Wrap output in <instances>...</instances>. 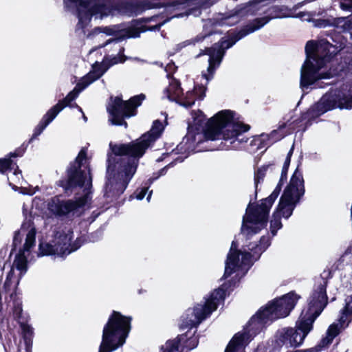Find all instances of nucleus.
I'll list each match as a JSON object with an SVG mask.
<instances>
[{"mask_svg":"<svg viewBox=\"0 0 352 352\" xmlns=\"http://www.w3.org/2000/svg\"><path fill=\"white\" fill-rule=\"evenodd\" d=\"M65 192L79 196L75 200H63L54 197L48 202L47 208L56 217H65L79 208L83 207L91 199L92 177L87 152L82 148L67 170V179L58 182Z\"/></svg>","mask_w":352,"mask_h":352,"instance_id":"nucleus-4","label":"nucleus"},{"mask_svg":"<svg viewBox=\"0 0 352 352\" xmlns=\"http://www.w3.org/2000/svg\"><path fill=\"white\" fill-rule=\"evenodd\" d=\"M69 102H70L65 100V98H64L62 100L58 101L56 104L51 107L34 128L30 142L39 136L45 128L56 118L58 114L66 107V106L69 105Z\"/></svg>","mask_w":352,"mask_h":352,"instance_id":"nucleus-21","label":"nucleus"},{"mask_svg":"<svg viewBox=\"0 0 352 352\" xmlns=\"http://www.w3.org/2000/svg\"><path fill=\"white\" fill-rule=\"evenodd\" d=\"M268 167H269V166H263L262 167L258 168L254 172V180L255 194L256 195L257 194L258 186L259 184L263 182Z\"/></svg>","mask_w":352,"mask_h":352,"instance_id":"nucleus-30","label":"nucleus"},{"mask_svg":"<svg viewBox=\"0 0 352 352\" xmlns=\"http://www.w3.org/2000/svg\"><path fill=\"white\" fill-rule=\"evenodd\" d=\"M72 101H71L69 103H71ZM67 107H70L71 108H74V107H76L78 109L79 111H80L81 113H83L82 112V110L81 109L80 107H79L77 104H74V105H71L70 104H69V105H67Z\"/></svg>","mask_w":352,"mask_h":352,"instance_id":"nucleus-43","label":"nucleus"},{"mask_svg":"<svg viewBox=\"0 0 352 352\" xmlns=\"http://www.w3.org/2000/svg\"><path fill=\"white\" fill-rule=\"evenodd\" d=\"M184 335H186V337L182 341V342H184V340L186 341L184 347H186L188 349V350H192V349H195L198 344L197 338L195 336H190L188 338V332L186 333H184Z\"/></svg>","mask_w":352,"mask_h":352,"instance_id":"nucleus-32","label":"nucleus"},{"mask_svg":"<svg viewBox=\"0 0 352 352\" xmlns=\"http://www.w3.org/2000/svg\"><path fill=\"white\" fill-rule=\"evenodd\" d=\"M329 41L322 38L318 43L309 41L305 45L307 58L300 69V86L303 91L308 89L324 88L332 82L324 83L322 80H329L333 77L331 72H320L329 62L340 50L344 48L345 43L336 41L333 37Z\"/></svg>","mask_w":352,"mask_h":352,"instance_id":"nucleus-5","label":"nucleus"},{"mask_svg":"<svg viewBox=\"0 0 352 352\" xmlns=\"http://www.w3.org/2000/svg\"><path fill=\"white\" fill-rule=\"evenodd\" d=\"M8 308H9L13 314L14 320L19 324L23 338L25 344V350L30 352V348L32 347V338L34 334L33 328L26 323L27 319L23 314L22 300L16 292H12L8 298H6Z\"/></svg>","mask_w":352,"mask_h":352,"instance_id":"nucleus-18","label":"nucleus"},{"mask_svg":"<svg viewBox=\"0 0 352 352\" xmlns=\"http://www.w3.org/2000/svg\"><path fill=\"white\" fill-rule=\"evenodd\" d=\"M340 8L344 11H351L352 9V0H342Z\"/></svg>","mask_w":352,"mask_h":352,"instance_id":"nucleus-35","label":"nucleus"},{"mask_svg":"<svg viewBox=\"0 0 352 352\" xmlns=\"http://www.w3.org/2000/svg\"><path fill=\"white\" fill-rule=\"evenodd\" d=\"M225 286L214 289L203 303L197 304L193 308L188 309L181 317L180 329H197V326L223 302L226 296Z\"/></svg>","mask_w":352,"mask_h":352,"instance_id":"nucleus-11","label":"nucleus"},{"mask_svg":"<svg viewBox=\"0 0 352 352\" xmlns=\"http://www.w3.org/2000/svg\"><path fill=\"white\" fill-rule=\"evenodd\" d=\"M30 352H31V348H30Z\"/></svg>","mask_w":352,"mask_h":352,"instance_id":"nucleus-54","label":"nucleus"},{"mask_svg":"<svg viewBox=\"0 0 352 352\" xmlns=\"http://www.w3.org/2000/svg\"><path fill=\"white\" fill-rule=\"evenodd\" d=\"M270 245V240L268 236H263L258 242L250 243L247 245L248 250L253 252V256L256 259H258L261 254L265 252Z\"/></svg>","mask_w":352,"mask_h":352,"instance_id":"nucleus-23","label":"nucleus"},{"mask_svg":"<svg viewBox=\"0 0 352 352\" xmlns=\"http://www.w3.org/2000/svg\"><path fill=\"white\" fill-rule=\"evenodd\" d=\"M118 32V29L116 26H106V27H97L95 28L91 34H89L87 37H90L91 35L98 34L100 33H104L106 35L111 36L115 35Z\"/></svg>","mask_w":352,"mask_h":352,"instance_id":"nucleus-31","label":"nucleus"},{"mask_svg":"<svg viewBox=\"0 0 352 352\" xmlns=\"http://www.w3.org/2000/svg\"><path fill=\"white\" fill-rule=\"evenodd\" d=\"M36 234V229L30 221L24 222L21 228L14 232L12 250L17 248V246L21 243L23 237L25 236V243L19 249L13 263L16 270L20 271L21 276L27 271L28 256L30 254L31 249L35 246Z\"/></svg>","mask_w":352,"mask_h":352,"instance_id":"nucleus-14","label":"nucleus"},{"mask_svg":"<svg viewBox=\"0 0 352 352\" xmlns=\"http://www.w3.org/2000/svg\"><path fill=\"white\" fill-rule=\"evenodd\" d=\"M192 119L182 142L188 152L195 151L199 144L208 140H222L223 142L218 146L221 150H239L248 141L243 133L250 129V126L234 122V112L230 110L221 111L208 120L204 113L197 110L192 112Z\"/></svg>","mask_w":352,"mask_h":352,"instance_id":"nucleus-2","label":"nucleus"},{"mask_svg":"<svg viewBox=\"0 0 352 352\" xmlns=\"http://www.w3.org/2000/svg\"><path fill=\"white\" fill-rule=\"evenodd\" d=\"M313 324L300 316L296 324V327H284L276 333V343L279 346L296 348L301 345L311 331Z\"/></svg>","mask_w":352,"mask_h":352,"instance_id":"nucleus-16","label":"nucleus"},{"mask_svg":"<svg viewBox=\"0 0 352 352\" xmlns=\"http://www.w3.org/2000/svg\"><path fill=\"white\" fill-rule=\"evenodd\" d=\"M327 284V278L322 276L318 278L308 299L307 310L305 313L303 311L300 315V317L307 322L311 321V324L327 305L328 298L326 291Z\"/></svg>","mask_w":352,"mask_h":352,"instance_id":"nucleus-17","label":"nucleus"},{"mask_svg":"<svg viewBox=\"0 0 352 352\" xmlns=\"http://www.w3.org/2000/svg\"><path fill=\"white\" fill-rule=\"evenodd\" d=\"M25 153V148L19 147L14 152H10L8 155V157L0 158V172L4 173L9 169L12 164V157H21Z\"/></svg>","mask_w":352,"mask_h":352,"instance_id":"nucleus-25","label":"nucleus"},{"mask_svg":"<svg viewBox=\"0 0 352 352\" xmlns=\"http://www.w3.org/2000/svg\"><path fill=\"white\" fill-rule=\"evenodd\" d=\"M332 24L341 32H350L352 30V14L348 16L337 17L333 19Z\"/></svg>","mask_w":352,"mask_h":352,"instance_id":"nucleus-26","label":"nucleus"},{"mask_svg":"<svg viewBox=\"0 0 352 352\" xmlns=\"http://www.w3.org/2000/svg\"><path fill=\"white\" fill-rule=\"evenodd\" d=\"M272 18L268 16L256 18L239 31L232 33L228 37H223L211 47H206L204 50H201L197 57L204 54H207L209 56L208 67L206 71H203L201 73V77L205 80V82H202L201 85L195 86L193 90L187 91L184 96L180 82L177 79L172 78L170 79L168 87L164 91V97L186 108L193 105L196 100H202L205 97L206 86L213 79L217 69L222 62L226 50L232 47L237 41L248 34L261 29Z\"/></svg>","mask_w":352,"mask_h":352,"instance_id":"nucleus-3","label":"nucleus"},{"mask_svg":"<svg viewBox=\"0 0 352 352\" xmlns=\"http://www.w3.org/2000/svg\"><path fill=\"white\" fill-rule=\"evenodd\" d=\"M196 333V330L194 331L193 333H192V336H194V334Z\"/></svg>","mask_w":352,"mask_h":352,"instance_id":"nucleus-53","label":"nucleus"},{"mask_svg":"<svg viewBox=\"0 0 352 352\" xmlns=\"http://www.w3.org/2000/svg\"><path fill=\"white\" fill-rule=\"evenodd\" d=\"M186 337V335L182 334L177 336L175 340H168L165 345L162 346V352H178L179 346L182 344V341H183Z\"/></svg>","mask_w":352,"mask_h":352,"instance_id":"nucleus-27","label":"nucleus"},{"mask_svg":"<svg viewBox=\"0 0 352 352\" xmlns=\"http://www.w3.org/2000/svg\"><path fill=\"white\" fill-rule=\"evenodd\" d=\"M342 87L324 94L320 100L302 115V120L317 118L336 108L351 109L352 108V89Z\"/></svg>","mask_w":352,"mask_h":352,"instance_id":"nucleus-12","label":"nucleus"},{"mask_svg":"<svg viewBox=\"0 0 352 352\" xmlns=\"http://www.w3.org/2000/svg\"><path fill=\"white\" fill-rule=\"evenodd\" d=\"M163 25V23H160V24H158V25H154V26H152L149 28L150 30L153 31H155V30H160V28L162 27V25Z\"/></svg>","mask_w":352,"mask_h":352,"instance_id":"nucleus-41","label":"nucleus"},{"mask_svg":"<svg viewBox=\"0 0 352 352\" xmlns=\"http://www.w3.org/2000/svg\"><path fill=\"white\" fill-rule=\"evenodd\" d=\"M128 59H132L133 60H136V61L141 62V63L145 62L144 60L140 59V58H138V57H135V58L128 57Z\"/></svg>","mask_w":352,"mask_h":352,"instance_id":"nucleus-44","label":"nucleus"},{"mask_svg":"<svg viewBox=\"0 0 352 352\" xmlns=\"http://www.w3.org/2000/svg\"><path fill=\"white\" fill-rule=\"evenodd\" d=\"M305 192L302 173L296 168L285 188L276 210L270 221V232L273 236L283 227L281 217L287 219L292 216L297 204Z\"/></svg>","mask_w":352,"mask_h":352,"instance_id":"nucleus-9","label":"nucleus"},{"mask_svg":"<svg viewBox=\"0 0 352 352\" xmlns=\"http://www.w3.org/2000/svg\"><path fill=\"white\" fill-rule=\"evenodd\" d=\"M302 16H304V14L302 12H300L297 14L296 17H302Z\"/></svg>","mask_w":352,"mask_h":352,"instance_id":"nucleus-51","label":"nucleus"},{"mask_svg":"<svg viewBox=\"0 0 352 352\" xmlns=\"http://www.w3.org/2000/svg\"><path fill=\"white\" fill-rule=\"evenodd\" d=\"M124 48L123 47H120L118 54L113 56H107L104 58V65L107 66V68L118 64L122 63L128 60V57L124 54Z\"/></svg>","mask_w":352,"mask_h":352,"instance_id":"nucleus-28","label":"nucleus"},{"mask_svg":"<svg viewBox=\"0 0 352 352\" xmlns=\"http://www.w3.org/2000/svg\"><path fill=\"white\" fill-rule=\"evenodd\" d=\"M96 0H63L65 8L68 11H84L90 8L91 3Z\"/></svg>","mask_w":352,"mask_h":352,"instance_id":"nucleus-24","label":"nucleus"},{"mask_svg":"<svg viewBox=\"0 0 352 352\" xmlns=\"http://www.w3.org/2000/svg\"><path fill=\"white\" fill-rule=\"evenodd\" d=\"M82 118H83V120H84L85 122H87V118L85 116V115L83 113H82Z\"/></svg>","mask_w":352,"mask_h":352,"instance_id":"nucleus-50","label":"nucleus"},{"mask_svg":"<svg viewBox=\"0 0 352 352\" xmlns=\"http://www.w3.org/2000/svg\"><path fill=\"white\" fill-rule=\"evenodd\" d=\"M131 316L113 311L102 330L98 352H113L122 346L131 329Z\"/></svg>","mask_w":352,"mask_h":352,"instance_id":"nucleus-10","label":"nucleus"},{"mask_svg":"<svg viewBox=\"0 0 352 352\" xmlns=\"http://www.w3.org/2000/svg\"><path fill=\"white\" fill-rule=\"evenodd\" d=\"M19 175L21 176V170L20 169H19V168L17 167L13 172H12V176H8V179L10 180V179H12L14 180V179L12 178V177H19Z\"/></svg>","mask_w":352,"mask_h":352,"instance_id":"nucleus-38","label":"nucleus"},{"mask_svg":"<svg viewBox=\"0 0 352 352\" xmlns=\"http://www.w3.org/2000/svg\"><path fill=\"white\" fill-rule=\"evenodd\" d=\"M26 190H27V189H26V188H24V189H23V192H22V193H23V194H28V195H33V194L35 192V191H32V192H27Z\"/></svg>","mask_w":352,"mask_h":352,"instance_id":"nucleus-45","label":"nucleus"},{"mask_svg":"<svg viewBox=\"0 0 352 352\" xmlns=\"http://www.w3.org/2000/svg\"><path fill=\"white\" fill-rule=\"evenodd\" d=\"M148 190V186L143 187L140 190H138L135 192L136 193V195H135L136 199L138 200L143 199L144 198V197L146 196V195L147 194Z\"/></svg>","mask_w":352,"mask_h":352,"instance_id":"nucleus-36","label":"nucleus"},{"mask_svg":"<svg viewBox=\"0 0 352 352\" xmlns=\"http://www.w3.org/2000/svg\"><path fill=\"white\" fill-rule=\"evenodd\" d=\"M152 193H153V191H152V190H151V191L148 192V195H147V197H146V200H147V201H148V202H149V201H150V200H151Z\"/></svg>","mask_w":352,"mask_h":352,"instance_id":"nucleus-46","label":"nucleus"},{"mask_svg":"<svg viewBox=\"0 0 352 352\" xmlns=\"http://www.w3.org/2000/svg\"><path fill=\"white\" fill-rule=\"evenodd\" d=\"M14 274V271L13 269H11L7 274L6 279V281L3 285V287L6 289H7V288L8 287H10V285L11 284V280L13 278Z\"/></svg>","mask_w":352,"mask_h":352,"instance_id":"nucleus-37","label":"nucleus"},{"mask_svg":"<svg viewBox=\"0 0 352 352\" xmlns=\"http://www.w3.org/2000/svg\"><path fill=\"white\" fill-rule=\"evenodd\" d=\"M276 133V131H273L272 132V133H271V135H274V134H275Z\"/></svg>","mask_w":352,"mask_h":352,"instance_id":"nucleus-52","label":"nucleus"},{"mask_svg":"<svg viewBox=\"0 0 352 352\" xmlns=\"http://www.w3.org/2000/svg\"><path fill=\"white\" fill-rule=\"evenodd\" d=\"M73 231L65 229L57 231L53 240L50 242H41L38 245V256H56L64 258L67 255L77 250L82 245L80 239H77L72 243Z\"/></svg>","mask_w":352,"mask_h":352,"instance_id":"nucleus-13","label":"nucleus"},{"mask_svg":"<svg viewBox=\"0 0 352 352\" xmlns=\"http://www.w3.org/2000/svg\"><path fill=\"white\" fill-rule=\"evenodd\" d=\"M107 66L104 68L103 65L98 63L93 65V69L86 76H85L66 96L65 100L68 102L74 101L78 98L79 94L86 89L90 84L99 79L107 72Z\"/></svg>","mask_w":352,"mask_h":352,"instance_id":"nucleus-20","label":"nucleus"},{"mask_svg":"<svg viewBox=\"0 0 352 352\" xmlns=\"http://www.w3.org/2000/svg\"><path fill=\"white\" fill-rule=\"evenodd\" d=\"M140 33L139 32H136L134 34L129 35V37H139Z\"/></svg>","mask_w":352,"mask_h":352,"instance_id":"nucleus-47","label":"nucleus"},{"mask_svg":"<svg viewBox=\"0 0 352 352\" xmlns=\"http://www.w3.org/2000/svg\"><path fill=\"white\" fill-rule=\"evenodd\" d=\"M155 64H156L157 65L160 66L161 67H163V64H162V63H161L155 62Z\"/></svg>","mask_w":352,"mask_h":352,"instance_id":"nucleus-49","label":"nucleus"},{"mask_svg":"<svg viewBox=\"0 0 352 352\" xmlns=\"http://www.w3.org/2000/svg\"><path fill=\"white\" fill-rule=\"evenodd\" d=\"M324 23V21H320L316 25L318 27H322Z\"/></svg>","mask_w":352,"mask_h":352,"instance_id":"nucleus-48","label":"nucleus"},{"mask_svg":"<svg viewBox=\"0 0 352 352\" xmlns=\"http://www.w3.org/2000/svg\"><path fill=\"white\" fill-rule=\"evenodd\" d=\"M256 259L253 256V252L248 250V248L242 251L237 250V245L232 241L230 252L228 254L226 261L225 272L223 278H226L236 272L239 267H248L249 269Z\"/></svg>","mask_w":352,"mask_h":352,"instance_id":"nucleus-19","label":"nucleus"},{"mask_svg":"<svg viewBox=\"0 0 352 352\" xmlns=\"http://www.w3.org/2000/svg\"><path fill=\"white\" fill-rule=\"evenodd\" d=\"M145 98L146 96L144 94L133 96L126 101L123 100L120 96L111 97V104L107 107V111L111 116L109 121L113 125L124 126L126 128L127 123L124 119L135 116L137 108Z\"/></svg>","mask_w":352,"mask_h":352,"instance_id":"nucleus-15","label":"nucleus"},{"mask_svg":"<svg viewBox=\"0 0 352 352\" xmlns=\"http://www.w3.org/2000/svg\"><path fill=\"white\" fill-rule=\"evenodd\" d=\"M210 35V34H200L195 38L188 39L183 42H181L175 46L174 53L181 51L183 48H184L188 45H195L197 43L203 41L205 38H206L207 36H208Z\"/></svg>","mask_w":352,"mask_h":352,"instance_id":"nucleus-29","label":"nucleus"},{"mask_svg":"<svg viewBox=\"0 0 352 352\" xmlns=\"http://www.w3.org/2000/svg\"><path fill=\"white\" fill-rule=\"evenodd\" d=\"M289 164V160H285L279 182L268 197L263 199L261 204L254 208H251V201L248 205L241 229V234L247 239H250L253 235L258 233L266 226L270 208L279 195L284 183L287 181Z\"/></svg>","mask_w":352,"mask_h":352,"instance_id":"nucleus-8","label":"nucleus"},{"mask_svg":"<svg viewBox=\"0 0 352 352\" xmlns=\"http://www.w3.org/2000/svg\"><path fill=\"white\" fill-rule=\"evenodd\" d=\"M164 126L156 120L149 131L128 144H112L107 160L104 196L109 202L116 200L126 189L136 172L139 160L160 137Z\"/></svg>","mask_w":352,"mask_h":352,"instance_id":"nucleus-1","label":"nucleus"},{"mask_svg":"<svg viewBox=\"0 0 352 352\" xmlns=\"http://www.w3.org/2000/svg\"><path fill=\"white\" fill-rule=\"evenodd\" d=\"M72 101H71L69 103H71ZM67 107H70L71 108H74V107H76L78 109L79 111H80L81 113H83L82 112V110L81 109L80 107H79L77 104H74V105H71L70 104H69V105H67Z\"/></svg>","mask_w":352,"mask_h":352,"instance_id":"nucleus-42","label":"nucleus"},{"mask_svg":"<svg viewBox=\"0 0 352 352\" xmlns=\"http://www.w3.org/2000/svg\"><path fill=\"white\" fill-rule=\"evenodd\" d=\"M172 163L169 164L168 165L164 166L162 169H160L158 173L156 174H154V176L148 179V182L150 184L153 183V181L158 179L160 177L164 175L166 173L167 169L168 167L172 166Z\"/></svg>","mask_w":352,"mask_h":352,"instance_id":"nucleus-33","label":"nucleus"},{"mask_svg":"<svg viewBox=\"0 0 352 352\" xmlns=\"http://www.w3.org/2000/svg\"><path fill=\"white\" fill-rule=\"evenodd\" d=\"M122 39V38H110L109 40H107L102 45H101L100 47H104L106 45H107L109 43H118L120 40Z\"/></svg>","mask_w":352,"mask_h":352,"instance_id":"nucleus-39","label":"nucleus"},{"mask_svg":"<svg viewBox=\"0 0 352 352\" xmlns=\"http://www.w3.org/2000/svg\"><path fill=\"white\" fill-rule=\"evenodd\" d=\"M176 69L177 67L175 66V63L173 61L166 65V66L164 68V70L167 73L166 76L168 78H172L171 76L175 72Z\"/></svg>","mask_w":352,"mask_h":352,"instance_id":"nucleus-34","label":"nucleus"},{"mask_svg":"<svg viewBox=\"0 0 352 352\" xmlns=\"http://www.w3.org/2000/svg\"><path fill=\"white\" fill-rule=\"evenodd\" d=\"M153 7L151 3L146 1L132 2L124 0H99L84 11H78L76 30H80L85 34V29L89 24L92 16H95L96 19L116 14L135 16Z\"/></svg>","mask_w":352,"mask_h":352,"instance_id":"nucleus-7","label":"nucleus"},{"mask_svg":"<svg viewBox=\"0 0 352 352\" xmlns=\"http://www.w3.org/2000/svg\"><path fill=\"white\" fill-rule=\"evenodd\" d=\"M258 3L249 1L244 4L237 6L234 11V16L244 17L250 15H255L258 10Z\"/></svg>","mask_w":352,"mask_h":352,"instance_id":"nucleus-22","label":"nucleus"},{"mask_svg":"<svg viewBox=\"0 0 352 352\" xmlns=\"http://www.w3.org/2000/svg\"><path fill=\"white\" fill-rule=\"evenodd\" d=\"M300 296L294 292L269 302L253 316L242 331L236 333L228 343L225 352H236L245 348L266 324L287 316L294 308Z\"/></svg>","mask_w":352,"mask_h":352,"instance_id":"nucleus-6","label":"nucleus"},{"mask_svg":"<svg viewBox=\"0 0 352 352\" xmlns=\"http://www.w3.org/2000/svg\"><path fill=\"white\" fill-rule=\"evenodd\" d=\"M293 151H294V145L292 146V148H290V150L289 151L288 153H287V155L286 157V159L285 160H289V163H290V161H291V157L292 155V153H293Z\"/></svg>","mask_w":352,"mask_h":352,"instance_id":"nucleus-40","label":"nucleus"}]
</instances>
